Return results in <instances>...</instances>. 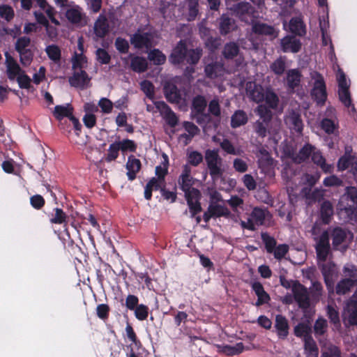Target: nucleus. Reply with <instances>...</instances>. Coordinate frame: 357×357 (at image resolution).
I'll return each mask as SVG.
<instances>
[{
  "label": "nucleus",
  "mask_w": 357,
  "mask_h": 357,
  "mask_svg": "<svg viewBox=\"0 0 357 357\" xmlns=\"http://www.w3.org/2000/svg\"><path fill=\"white\" fill-rule=\"evenodd\" d=\"M202 56V49H188L185 42L181 40L172 49L168 57V60L173 66L183 64L185 61L190 65H196L200 60Z\"/></svg>",
  "instance_id": "f257e3e1"
},
{
  "label": "nucleus",
  "mask_w": 357,
  "mask_h": 357,
  "mask_svg": "<svg viewBox=\"0 0 357 357\" xmlns=\"http://www.w3.org/2000/svg\"><path fill=\"white\" fill-rule=\"evenodd\" d=\"M204 159L211 178L215 181L221 178L225 170L222 168V159L219 155L218 149H206Z\"/></svg>",
  "instance_id": "f03ea898"
},
{
  "label": "nucleus",
  "mask_w": 357,
  "mask_h": 357,
  "mask_svg": "<svg viewBox=\"0 0 357 357\" xmlns=\"http://www.w3.org/2000/svg\"><path fill=\"white\" fill-rule=\"evenodd\" d=\"M312 79H314L311 95L318 105H323L327 98V93L325 82L321 75L317 72L312 74Z\"/></svg>",
  "instance_id": "7ed1b4c3"
},
{
  "label": "nucleus",
  "mask_w": 357,
  "mask_h": 357,
  "mask_svg": "<svg viewBox=\"0 0 357 357\" xmlns=\"http://www.w3.org/2000/svg\"><path fill=\"white\" fill-rule=\"evenodd\" d=\"M318 266L321 270L328 289L329 291H333L334 282L338 275L336 265L333 261H329L318 262Z\"/></svg>",
  "instance_id": "20e7f679"
},
{
  "label": "nucleus",
  "mask_w": 357,
  "mask_h": 357,
  "mask_svg": "<svg viewBox=\"0 0 357 357\" xmlns=\"http://www.w3.org/2000/svg\"><path fill=\"white\" fill-rule=\"evenodd\" d=\"M342 316L345 326H357V296L354 295L347 302Z\"/></svg>",
  "instance_id": "39448f33"
},
{
  "label": "nucleus",
  "mask_w": 357,
  "mask_h": 357,
  "mask_svg": "<svg viewBox=\"0 0 357 357\" xmlns=\"http://www.w3.org/2000/svg\"><path fill=\"white\" fill-rule=\"evenodd\" d=\"M303 69L304 66L300 68L291 69V93H295L300 99L306 96V90L301 84Z\"/></svg>",
  "instance_id": "423d86ee"
},
{
  "label": "nucleus",
  "mask_w": 357,
  "mask_h": 357,
  "mask_svg": "<svg viewBox=\"0 0 357 357\" xmlns=\"http://www.w3.org/2000/svg\"><path fill=\"white\" fill-rule=\"evenodd\" d=\"M318 262L326 261L327 257L331 254L329 244V234L324 231L320 236L316 246Z\"/></svg>",
  "instance_id": "0eeeda50"
},
{
  "label": "nucleus",
  "mask_w": 357,
  "mask_h": 357,
  "mask_svg": "<svg viewBox=\"0 0 357 357\" xmlns=\"http://www.w3.org/2000/svg\"><path fill=\"white\" fill-rule=\"evenodd\" d=\"M295 301L300 307L307 309L310 306V298L307 288L304 286L294 282L291 287Z\"/></svg>",
  "instance_id": "6e6552de"
},
{
  "label": "nucleus",
  "mask_w": 357,
  "mask_h": 357,
  "mask_svg": "<svg viewBox=\"0 0 357 357\" xmlns=\"http://www.w3.org/2000/svg\"><path fill=\"white\" fill-rule=\"evenodd\" d=\"M130 42L137 50L143 48L149 49L152 45L151 33L149 32L141 33L140 30H137L130 36Z\"/></svg>",
  "instance_id": "1a4fd4ad"
},
{
  "label": "nucleus",
  "mask_w": 357,
  "mask_h": 357,
  "mask_svg": "<svg viewBox=\"0 0 357 357\" xmlns=\"http://www.w3.org/2000/svg\"><path fill=\"white\" fill-rule=\"evenodd\" d=\"M154 104L155 107L164 116L167 123L169 126L174 128L178 124V117L167 103L164 101H156Z\"/></svg>",
  "instance_id": "9d476101"
},
{
  "label": "nucleus",
  "mask_w": 357,
  "mask_h": 357,
  "mask_svg": "<svg viewBox=\"0 0 357 357\" xmlns=\"http://www.w3.org/2000/svg\"><path fill=\"white\" fill-rule=\"evenodd\" d=\"M166 99L171 103L178 104L184 100L185 93L174 84H168L164 86Z\"/></svg>",
  "instance_id": "9b49d317"
},
{
  "label": "nucleus",
  "mask_w": 357,
  "mask_h": 357,
  "mask_svg": "<svg viewBox=\"0 0 357 357\" xmlns=\"http://www.w3.org/2000/svg\"><path fill=\"white\" fill-rule=\"evenodd\" d=\"M6 74L10 80H14L19 75L24 73L16 60L8 52L5 53Z\"/></svg>",
  "instance_id": "f8f14e48"
},
{
  "label": "nucleus",
  "mask_w": 357,
  "mask_h": 357,
  "mask_svg": "<svg viewBox=\"0 0 357 357\" xmlns=\"http://www.w3.org/2000/svg\"><path fill=\"white\" fill-rule=\"evenodd\" d=\"M90 79L87 73L81 69L79 71H75L69 77L68 82L70 86L83 89L87 86Z\"/></svg>",
  "instance_id": "ddd939ff"
},
{
  "label": "nucleus",
  "mask_w": 357,
  "mask_h": 357,
  "mask_svg": "<svg viewBox=\"0 0 357 357\" xmlns=\"http://www.w3.org/2000/svg\"><path fill=\"white\" fill-rule=\"evenodd\" d=\"M251 288L257 296V300L255 303L257 307H259L264 304L268 303L271 301L269 294L264 290L262 284L259 282L255 281L252 282Z\"/></svg>",
  "instance_id": "4468645a"
},
{
  "label": "nucleus",
  "mask_w": 357,
  "mask_h": 357,
  "mask_svg": "<svg viewBox=\"0 0 357 357\" xmlns=\"http://www.w3.org/2000/svg\"><path fill=\"white\" fill-rule=\"evenodd\" d=\"M234 12L241 18V20L246 21L245 15L255 17V9L248 2H239L234 6Z\"/></svg>",
  "instance_id": "2eb2a0df"
},
{
  "label": "nucleus",
  "mask_w": 357,
  "mask_h": 357,
  "mask_svg": "<svg viewBox=\"0 0 357 357\" xmlns=\"http://www.w3.org/2000/svg\"><path fill=\"white\" fill-rule=\"evenodd\" d=\"M337 167L340 170L350 168L351 172L357 181V158L356 157L351 155L342 157L338 161Z\"/></svg>",
  "instance_id": "dca6fc26"
},
{
  "label": "nucleus",
  "mask_w": 357,
  "mask_h": 357,
  "mask_svg": "<svg viewBox=\"0 0 357 357\" xmlns=\"http://www.w3.org/2000/svg\"><path fill=\"white\" fill-rule=\"evenodd\" d=\"M128 58L130 59V69L137 73H142L148 69V63L143 56L130 54Z\"/></svg>",
  "instance_id": "f3484780"
},
{
  "label": "nucleus",
  "mask_w": 357,
  "mask_h": 357,
  "mask_svg": "<svg viewBox=\"0 0 357 357\" xmlns=\"http://www.w3.org/2000/svg\"><path fill=\"white\" fill-rule=\"evenodd\" d=\"M275 328L280 339H285L289 335V324L287 319L281 314L275 317Z\"/></svg>",
  "instance_id": "a211bd4d"
},
{
  "label": "nucleus",
  "mask_w": 357,
  "mask_h": 357,
  "mask_svg": "<svg viewBox=\"0 0 357 357\" xmlns=\"http://www.w3.org/2000/svg\"><path fill=\"white\" fill-rule=\"evenodd\" d=\"M109 32V24L107 17L100 15L94 23V33L100 38H104Z\"/></svg>",
  "instance_id": "6ab92c4d"
},
{
  "label": "nucleus",
  "mask_w": 357,
  "mask_h": 357,
  "mask_svg": "<svg viewBox=\"0 0 357 357\" xmlns=\"http://www.w3.org/2000/svg\"><path fill=\"white\" fill-rule=\"evenodd\" d=\"M224 65L220 62H212L204 67L206 76L209 79H215L223 74Z\"/></svg>",
  "instance_id": "aec40b11"
},
{
  "label": "nucleus",
  "mask_w": 357,
  "mask_h": 357,
  "mask_svg": "<svg viewBox=\"0 0 357 357\" xmlns=\"http://www.w3.org/2000/svg\"><path fill=\"white\" fill-rule=\"evenodd\" d=\"M141 162L139 159L135 158L133 156H130L128 158V162L126 163V169L128 170L127 176L128 180L133 181L136 178L137 173L141 169Z\"/></svg>",
  "instance_id": "412c9836"
},
{
  "label": "nucleus",
  "mask_w": 357,
  "mask_h": 357,
  "mask_svg": "<svg viewBox=\"0 0 357 357\" xmlns=\"http://www.w3.org/2000/svg\"><path fill=\"white\" fill-rule=\"evenodd\" d=\"M356 284L357 282L354 280L343 278L336 284L335 292L338 295H345L349 294Z\"/></svg>",
  "instance_id": "4be33fe9"
},
{
  "label": "nucleus",
  "mask_w": 357,
  "mask_h": 357,
  "mask_svg": "<svg viewBox=\"0 0 357 357\" xmlns=\"http://www.w3.org/2000/svg\"><path fill=\"white\" fill-rule=\"evenodd\" d=\"M73 114V107L70 104H67L66 106L56 105L54 107V110L53 112L54 116L56 120L59 121H61L65 117L70 119Z\"/></svg>",
  "instance_id": "5701e85b"
},
{
  "label": "nucleus",
  "mask_w": 357,
  "mask_h": 357,
  "mask_svg": "<svg viewBox=\"0 0 357 357\" xmlns=\"http://www.w3.org/2000/svg\"><path fill=\"white\" fill-rule=\"evenodd\" d=\"M312 152V146L310 144H306L300 149L298 153L294 154L291 152V160L296 163H301L307 160Z\"/></svg>",
  "instance_id": "b1692460"
},
{
  "label": "nucleus",
  "mask_w": 357,
  "mask_h": 357,
  "mask_svg": "<svg viewBox=\"0 0 357 357\" xmlns=\"http://www.w3.org/2000/svg\"><path fill=\"white\" fill-rule=\"evenodd\" d=\"M248 120V115L243 110H236L231 117V126L233 128H238L246 124Z\"/></svg>",
  "instance_id": "393cba45"
},
{
  "label": "nucleus",
  "mask_w": 357,
  "mask_h": 357,
  "mask_svg": "<svg viewBox=\"0 0 357 357\" xmlns=\"http://www.w3.org/2000/svg\"><path fill=\"white\" fill-rule=\"evenodd\" d=\"M240 49L238 44L235 42L227 43L222 52V54L225 59H233L239 53Z\"/></svg>",
  "instance_id": "a878e982"
},
{
  "label": "nucleus",
  "mask_w": 357,
  "mask_h": 357,
  "mask_svg": "<svg viewBox=\"0 0 357 357\" xmlns=\"http://www.w3.org/2000/svg\"><path fill=\"white\" fill-rule=\"evenodd\" d=\"M252 30L255 34L264 36H273L275 32V29L272 26L261 22L254 23Z\"/></svg>",
  "instance_id": "bb28decb"
},
{
  "label": "nucleus",
  "mask_w": 357,
  "mask_h": 357,
  "mask_svg": "<svg viewBox=\"0 0 357 357\" xmlns=\"http://www.w3.org/2000/svg\"><path fill=\"white\" fill-rule=\"evenodd\" d=\"M207 107V100L202 95H197L192 101V113H202Z\"/></svg>",
  "instance_id": "cd10ccee"
},
{
  "label": "nucleus",
  "mask_w": 357,
  "mask_h": 357,
  "mask_svg": "<svg viewBox=\"0 0 357 357\" xmlns=\"http://www.w3.org/2000/svg\"><path fill=\"white\" fill-rule=\"evenodd\" d=\"M308 278L311 280L312 285L310 287V292L311 294L312 298L314 301H318L322 296L324 289L321 283L319 281L315 280V278H311L310 274L308 275Z\"/></svg>",
  "instance_id": "c85d7f7f"
},
{
  "label": "nucleus",
  "mask_w": 357,
  "mask_h": 357,
  "mask_svg": "<svg viewBox=\"0 0 357 357\" xmlns=\"http://www.w3.org/2000/svg\"><path fill=\"white\" fill-rule=\"evenodd\" d=\"M304 350L307 357H318L319 349L312 337L304 340Z\"/></svg>",
  "instance_id": "c756f323"
},
{
  "label": "nucleus",
  "mask_w": 357,
  "mask_h": 357,
  "mask_svg": "<svg viewBox=\"0 0 357 357\" xmlns=\"http://www.w3.org/2000/svg\"><path fill=\"white\" fill-rule=\"evenodd\" d=\"M234 21L227 15H222L220 19L219 30L220 33L225 36L232 29Z\"/></svg>",
  "instance_id": "7c9ffc66"
},
{
  "label": "nucleus",
  "mask_w": 357,
  "mask_h": 357,
  "mask_svg": "<svg viewBox=\"0 0 357 357\" xmlns=\"http://www.w3.org/2000/svg\"><path fill=\"white\" fill-rule=\"evenodd\" d=\"M148 59L155 66H160L166 62L167 56L159 49H153L148 54Z\"/></svg>",
  "instance_id": "2f4dec72"
},
{
  "label": "nucleus",
  "mask_w": 357,
  "mask_h": 357,
  "mask_svg": "<svg viewBox=\"0 0 357 357\" xmlns=\"http://www.w3.org/2000/svg\"><path fill=\"white\" fill-rule=\"evenodd\" d=\"M66 15L68 21L73 24L81 22L83 17L82 8L79 6L68 9Z\"/></svg>",
  "instance_id": "473e14b6"
},
{
  "label": "nucleus",
  "mask_w": 357,
  "mask_h": 357,
  "mask_svg": "<svg viewBox=\"0 0 357 357\" xmlns=\"http://www.w3.org/2000/svg\"><path fill=\"white\" fill-rule=\"evenodd\" d=\"M244 345L243 342H238L235 345H223L221 347V351L227 356H236L243 352Z\"/></svg>",
  "instance_id": "72a5a7b5"
},
{
  "label": "nucleus",
  "mask_w": 357,
  "mask_h": 357,
  "mask_svg": "<svg viewBox=\"0 0 357 357\" xmlns=\"http://www.w3.org/2000/svg\"><path fill=\"white\" fill-rule=\"evenodd\" d=\"M306 33L305 26L301 17L291 19V33L299 36H304Z\"/></svg>",
  "instance_id": "f704fd0d"
},
{
  "label": "nucleus",
  "mask_w": 357,
  "mask_h": 357,
  "mask_svg": "<svg viewBox=\"0 0 357 357\" xmlns=\"http://www.w3.org/2000/svg\"><path fill=\"white\" fill-rule=\"evenodd\" d=\"M305 196L308 200V204H311L314 202H320L324 195V191L323 190L315 189L314 191L310 192V190L307 188L304 189Z\"/></svg>",
  "instance_id": "c9c22d12"
},
{
  "label": "nucleus",
  "mask_w": 357,
  "mask_h": 357,
  "mask_svg": "<svg viewBox=\"0 0 357 357\" xmlns=\"http://www.w3.org/2000/svg\"><path fill=\"white\" fill-rule=\"evenodd\" d=\"M322 357H340L339 349L331 344L324 342L321 346Z\"/></svg>",
  "instance_id": "e433bc0d"
},
{
  "label": "nucleus",
  "mask_w": 357,
  "mask_h": 357,
  "mask_svg": "<svg viewBox=\"0 0 357 357\" xmlns=\"http://www.w3.org/2000/svg\"><path fill=\"white\" fill-rule=\"evenodd\" d=\"M331 237L333 240V245L336 248L346 238V231L340 227L335 228L331 233Z\"/></svg>",
  "instance_id": "4c0bfd02"
},
{
  "label": "nucleus",
  "mask_w": 357,
  "mask_h": 357,
  "mask_svg": "<svg viewBox=\"0 0 357 357\" xmlns=\"http://www.w3.org/2000/svg\"><path fill=\"white\" fill-rule=\"evenodd\" d=\"M333 215V208L329 201H324L321 206V216L325 223H328Z\"/></svg>",
  "instance_id": "58836bf2"
},
{
  "label": "nucleus",
  "mask_w": 357,
  "mask_h": 357,
  "mask_svg": "<svg viewBox=\"0 0 357 357\" xmlns=\"http://www.w3.org/2000/svg\"><path fill=\"white\" fill-rule=\"evenodd\" d=\"M270 68L275 75H282L286 68V58L280 56L271 64Z\"/></svg>",
  "instance_id": "ea45409f"
},
{
  "label": "nucleus",
  "mask_w": 357,
  "mask_h": 357,
  "mask_svg": "<svg viewBox=\"0 0 357 357\" xmlns=\"http://www.w3.org/2000/svg\"><path fill=\"white\" fill-rule=\"evenodd\" d=\"M261 238L264 243L266 252L272 254L276 247V240L267 232H261Z\"/></svg>",
  "instance_id": "a19ab883"
},
{
  "label": "nucleus",
  "mask_w": 357,
  "mask_h": 357,
  "mask_svg": "<svg viewBox=\"0 0 357 357\" xmlns=\"http://www.w3.org/2000/svg\"><path fill=\"white\" fill-rule=\"evenodd\" d=\"M311 327L308 323H301L294 328V333L296 336L303 337L306 340L307 337H312L310 335Z\"/></svg>",
  "instance_id": "79ce46f5"
},
{
  "label": "nucleus",
  "mask_w": 357,
  "mask_h": 357,
  "mask_svg": "<svg viewBox=\"0 0 357 357\" xmlns=\"http://www.w3.org/2000/svg\"><path fill=\"white\" fill-rule=\"evenodd\" d=\"M208 209L212 215L215 218H220L222 216L227 217L230 213L227 208L220 204H211L208 206Z\"/></svg>",
  "instance_id": "37998d69"
},
{
  "label": "nucleus",
  "mask_w": 357,
  "mask_h": 357,
  "mask_svg": "<svg viewBox=\"0 0 357 357\" xmlns=\"http://www.w3.org/2000/svg\"><path fill=\"white\" fill-rule=\"evenodd\" d=\"M220 148L227 154L240 155L241 151L236 149L232 142L228 139H223L220 144Z\"/></svg>",
  "instance_id": "c03bdc74"
},
{
  "label": "nucleus",
  "mask_w": 357,
  "mask_h": 357,
  "mask_svg": "<svg viewBox=\"0 0 357 357\" xmlns=\"http://www.w3.org/2000/svg\"><path fill=\"white\" fill-rule=\"evenodd\" d=\"M45 52L49 59L54 62L60 61L61 52L59 47L56 45H50L45 48Z\"/></svg>",
  "instance_id": "a18cd8bd"
},
{
  "label": "nucleus",
  "mask_w": 357,
  "mask_h": 357,
  "mask_svg": "<svg viewBox=\"0 0 357 357\" xmlns=\"http://www.w3.org/2000/svg\"><path fill=\"white\" fill-rule=\"evenodd\" d=\"M183 127L185 130L188 132V134H182L181 137L185 138L188 141H190L191 139L195 135H197L199 131V128L192 122L185 121L183 123Z\"/></svg>",
  "instance_id": "49530a36"
},
{
  "label": "nucleus",
  "mask_w": 357,
  "mask_h": 357,
  "mask_svg": "<svg viewBox=\"0 0 357 357\" xmlns=\"http://www.w3.org/2000/svg\"><path fill=\"white\" fill-rule=\"evenodd\" d=\"M198 13L199 0H188V20H195Z\"/></svg>",
  "instance_id": "de8ad7c7"
},
{
  "label": "nucleus",
  "mask_w": 357,
  "mask_h": 357,
  "mask_svg": "<svg viewBox=\"0 0 357 357\" xmlns=\"http://www.w3.org/2000/svg\"><path fill=\"white\" fill-rule=\"evenodd\" d=\"M141 90L145 93L146 97L153 100L155 97V87L153 83L147 79L140 82Z\"/></svg>",
  "instance_id": "09e8293b"
},
{
  "label": "nucleus",
  "mask_w": 357,
  "mask_h": 357,
  "mask_svg": "<svg viewBox=\"0 0 357 357\" xmlns=\"http://www.w3.org/2000/svg\"><path fill=\"white\" fill-rule=\"evenodd\" d=\"M203 159L204 157L202 154L197 151H192L187 154L188 164L193 167H197L202 162Z\"/></svg>",
  "instance_id": "8fccbe9b"
},
{
  "label": "nucleus",
  "mask_w": 357,
  "mask_h": 357,
  "mask_svg": "<svg viewBox=\"0 0 357 357\" xmlns=\"http://www.w3.org/2000/svg\"><path fill=\"white\" fill-rule=\"evenodd\" d=\"M251 218L257 225H262L264 223L266 218V211L255 207L251 213Z\"/></svg>",
  "instance_id": "3c124183"
},
{
  "label": "nucleus",
  "mask_w": 357,
  "mask_h": 357,
  "mask_svg": "<svg viewBox=\"0 0 357 357\" xmlns=\"http://www.w3.org/2000/svg\"><path fill=\"white\" fill-rule=\"evenodd\" d=\"M326 314L331 323L335 325H340L339 312L336 306L328 305L326 307Z\"/></svg>",
  "instance_id": "603ef678"
},
{
  "label": "nucleus",
  "mask_w": 357,
  "mask_h": 357,
  "mask_svg": "<svg viewBox=\"0 0 357 357\" xmlns=\"http://www.w3.org/2000/svg\"><path fill=\"white\" fill-rule=\"evenodd\" d=\"M15 16L13 8L7 4L0 5V17L7 22H10Z\"/></svg>",
  "instance_id": "864d4df0"
},
{
  "label": "nucleus",
  "mask_w": 357,
  "mask_h": 357,
  "mask_svg": "<svg viewBox=\"0 0 357 357\" xmlns=\"http://www.w3.org/2000/svg\"><path fill=\"white\" fill-rule=\"evenodd\" d=\"M121 146L118 142L112 143L109 145L108 153L105 157V160L107 162L115 160L119 157V151L121 150Z\"/></svg>",
  "instance_id": "5fc2aeb1"
},
{
  "label": "nucleus",
  "mask_w": 357,
  "mask_h": 357,
  "mask_svg": "<svg viewBox=\"0 0 357 357\" xmlns=\"http://www.w3.org/2000/svg\"><path fill=\"white\" fill-rule=\"evenodd\" d=\"M264 100L268 107L275 109L278 107L279 98L273 91H266Z\"/></svg>",
  "instance_id": "6e6d98bb"
},
{
  "label": "nucleus",
  "mask_w": 357,
  "mask_h": 357,
  "mask_svg": "<svg viewBox=\"0 0 357 357\" xmlns=\"http://www.w3.org/2000/svg\"><path fill=\"white\" fill-rule=\"evenodd\" d=\"M20 54V61L24 67L30 66L33 59V52L31 49L25 50L18 52Z\"/></svg>",
  "instance_id": "4d7b16f0"
},
{
  "label": "nucleus",
  "mask_w": 357,
  "mask_h": 357,
  "mask_svg": "<svg viewBox=\"0 0 357 357\" xmlns=\"http://www.w3.org/2000/svg\"><path fill=\"white\" fill-rule=\"evenodd\" d=\"M192 118L196 123L202 127H205L211 121V117L209 113L203 112L202 113H192Z\"/></svg>",
  "instance_id": "13d9d810"
},
{
  "label": "nucleus",
  "mask_w": 357,
  "mask_h": 357,
  "mask_svg": "<svg viewBox=\"0 0 357 357\" xmlns=\"http://www.w3.org/2000/svg\"><path fill=\"white\" fill-rule=\"evenodd\" d=\"M328 328L327 321L323 317H319L314 323V331L316 335H324Z\"/></svg>",
  "instance_id": "bf43d9fd"
},
{
  "label": "nucleus",
  "mask_w": 357,
  "mask_h": 357,
  "mask_svg": "<svg viewBox=\"0 0 357 357\" xmlns=\"http://www.w3.org/2000/svg\"><path fill=\"white\" fill-rule=\"evenodd\" d=\"M338 95L340 100L344 105L345 107H349L351 105L349 86L342 88L340 87L338 89Z\"/></svg>",
  "instance_id": "052dcab7"
},
{
  "label": "nucleus",
  "mask_w": 357,
  "mask_h": 357,
  "mask_svg": "<svg viewBox=\"0 0 357 357\" xmlns=\"http://www.w3.org/2000/svg\"><path fill=\"white\" fill-rule=\"evenodd\" d=\"M270 107L265 105H260L257 107L258 114L263 121L267 124L272 118V112Z\"/></svg>",
  "instance_id": "680f3d73"
},
{
  "label": "nucleus",
  "mask_w": 357,
  "mask_h": 357,
  "mask_svg": "<svg viewBox=\"0 0 357 357\" xmlns=\"http://www.w3.org/2000/svg\"><path fill=\"white\" fill-rule=\"evenodd\" d=\"M114 45L117 51L121 54H127L129 52V43L126 39L123 38H116L115 40Z\"/></svg>",
  "instance_id": "e2e57ef3"
},
{
  "label": "nucleus",
  "mask_w": 357,
  "mask_h": 357,
  "mask_svg": "<svg viewBox=\"0 0 357 357\" xmlns=\"http://www.w3.org/2000/svg\"><path fill=\"white\" fill-rule=\"evenodd\" d=\"M350 199L353 203L357 204V189L355 187H347L346 192L342 196L340 202Z\"/></svg>",
  "instance_id": "0e129e2a"
},
{
  "label": "nucleus",
  "mask_w": 357,
  "mask_h": 357,
  "mask_svg": "<svg viewBox=\"0 0 357 357\" xmlns=\"http://www.w3.org/2000/svg\"><path fill=\"white\" fill-rule=\"evenodd\" d=\"M135 316L137 319L139 321H144L147 319L149 316V307L144 305L140 304L138 305L137 307L134 310Z\"/></svg>",
  "instance_id": "69168bd1"
},
{
  "label": "nucleus",
  "mask_w": 357,
  "mask_h": 357,
  "mask_svg": "<svg viewBox=\"0 0 357 357\" xmlns=\"http://www.w3.org/2000/svg\"><path fill=\"white\" fill-rule=\"evenodd\" d=\"M31 44V39L27 36H22L17 38L15 44L16 52H20L25 50H28V47Z\"/></svg>",
  "instance_id": "338daca9"
},
{
  "label": "nucleus",
  "mask_w": 357,
  "mask_h": 357,
  "mask_svg": "<svg viewBox=\"0 0 357 357\" xmlns=\"http://www.w3.org/2000/svg\"><path fill=\"white\" fill-rule=\"evenodd\" d=\"M344 278L357 282V268L354 265L347 264L343 268Z\"/></svg>",
  "instance_id": "774afa93"
}]
</instances>
